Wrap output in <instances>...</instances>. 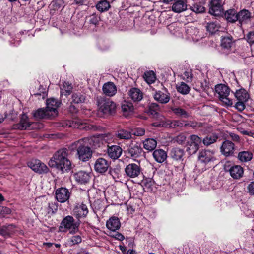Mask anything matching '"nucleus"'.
<instances>
[{
	"mask_svg": "<svg viewBox=\"0 0 254 254\" xmlns=\"http://www.w3.org/2000/svg\"><path fill=\"white\" fill-rule=\"evenodd\" d=\"M220 25L216 22H212L207 23L206 29L210 33L213 34L218 31L219 29Z\"/></svg>",
	"mask_w": 254,
	"mask_h": 254,
	"instance_id": "obj_47",
	"label": "nucleus"
},
{
	"mask_svg": "<svg viewBox=\"0 0 254 254\" xmlns=\"http://www.w3.org/2000/svg\"><path fill=\"white\" fill-rule=\"evenodd\" d=\"M128 96L134 102H139L143 98L142 92L137 88H132L128 91Z\"/></svg>",
	"mask_w": 254,
	"mask_h": 254,
	"instance_id": "obj_26",
	"label": "nucleus"
},
{
	"mask_svg": "<svg viewBox=\"0 0 254 254\" xmlns=\"http://www.w3.org/2000/svg\"><path fill=\"white\" fill-rule=\"evenodd\" d=\"M127 153L130 157L137 158L140 157L144 152L139 143L131 141L127 146Z\"/></svg>",
	"mask_w": 254,
	"mask_h": 254,
	"instance_id": "obj_7",
	"label": "nucleus"
},
{
	"mask_svg": "<svg viewBox=\"0 0 254 254\" xmlns=\"http://www.w3.org/2000/svg\"><path fill=\"white\" fill-rule=\"evenodd\" d=\"M220 152L225 157H229L233 155L235 147V144L229 140L224 141L220 148Z\"/></svg>",
	"mask_w": 254,
	"mask_h": 254,
	"instance_id": "obj_11",
	"label": "nucleus"
},
{
	"mask_svg": "<svg viewBox=\"0 0 254 254\" xmlns=\"http://www.w3.org/2000/svg\"><path fill=\"white\" fill-rule=\"evenodd\" d=\"M123 152L122 148L118 145H108L107 154L110 158L113 160L118 159L122 155Z\"/></svg>",
	"mask_w": 254,
	"mask_h": 254,
	"instance_id": "obj_17",
	"label": "nucleus"
},
{
	"mask_svg": "<svg viewBox=\"0 0 254 254\" xmlns=\"http://www.w3.org/2000/svg\"><path fill=\"white\" fill-rule=\"evenodd\" d=\"M89 23L90 24H92L95 25H97L98 24L100 20V18L96 14L93 13L89 17Z\"/></svg>",
	"mask_w": 254,
	"mask_h": 254,
	"instance_id": "obj_51",
	"label": "nucleus"
},
{
	"mask_svg": "<svg viewBox=\"0 0 254 254\" xmlns=\"http://www.w3.org/2000/svg\"><path fill=\"white\" fill-rule=\"evenodd\" d=\"M85 142L87 144H89L94 149H97L100 148L103 145V142L102 141V137L100 136H93L90 138H82Z\"/></svg>",
	"mask_w": 254,
	"mask_h": 254,
	"instance_id": "obj_18",
	"label": "nucleus"
},
{
	"mask_svg": "<svg viewBox=\"0 0 254 254\" xmlns=\"http://www.w3.org/2000/svg\"><path fill=\"white\" fill-rule=\"evenodd\" d=\"M61 102L58 101L54 98H51L47 100L46 109L50 113H51L52 116H55L57 115V108L60 106Z\"/></svg>",
	"mask_w": 254,
	"mask_h": 254,
	"instance_id": "obj_16",
	"label": "nucleus"
},
{
	"mask_svg": "<svg viewBox=\"0 0 254 254\" xmlns=\"http://www.w3.org/2000/svg\"><path fill=\"white\" fill-rule=\"evenodd\" d=\"M245 101H238L235 105V108L240 111H242L245 108L244 102Z\"/></svg>",
	"mask_w": 254,
	"mask_h": 254,
	"instance_id": "obj_56",
	"label": "nucleus"
},
{
	"mask_svg": "<svg viewBox=\"0 0 254 254\" xmlns=\"http://www.w3.org/2000/svg\"><path fill=\"white\" fill-rule=\"evenodd\" d=\"M218 136L216 133H213L207 135L203 140V143L206 146L211 145L216 142Z\"/></svg>",
	"mask_w": 254,
	"mask_h": 254,
	"instance_id": "obj_38",
	"label": "nucleus"
},
{
	"mask_svg": "<svg viewBox=\"0 0 254 254\" xmlns=\"http://www.w3.org/2000/svg\"><path fill=\"white\" fill-rule=\"evenodd\" d=\"M251 17V13L246 9L240 11L237 14V21L241 24L247 23L250 20Z\"/></svg>",
	"mask_w": 254,
	"mask_h": 254,
	"instance_id": "obj_23",
	"label": "nucleus"
},
{
	"mask_svg": "<svg viewBox=\"0 0 254 254\" xmlns=\"http://www.w3.org/2000/svg\"><path fill=\"white\" fill-rule=\"evenodd\" d=\"M88 213V209L85 204H77L73 209V215L80 221V219L85 218Z\"/></svg>",
	"mask_w": 254,
	"mask_h": 254,
	"instance_id": "obj_13",
	"label": "nucleus"
},
{
	"mask_svg": "<svg viewBox=\"0 0 254 254\" xmlns=\"http://www.w3.org/2000/svg\"><path fill=\"white\" fill-rule=\"evenodd\" d=\"M33 116L37 119L48 118L52 116L51 113H50L46 108L39 109L33 113Z\"/></svg>",
	"mask_w": 254,
	"mask_h": 254,
	"instance_id": "obj_33",
	"label": "nucleus"
},
{
	"mask_svg": "<svg viewBox=\"0 0 254 254\" xmlns=\"http://www.w3.org/2000/svg\"><path fill=\"white\" fill-rule=\"evenodd\" d=\"M171 110L177 116L187 118L189 117V114L184 109L180 107L172 108Z\"/></svg>",
	"mask_w": 254,
	"mask_h": 254,
	"instance_id": "obj_44",
	"label": "nucleus"
},
{
	"mask_svg": "<svg viewBox=\"0 0 254 254\" xmlns=\"http://www.w3.org/2000/svg\"><path fill=\"white\" fill-rule=\"evenodd\" d=\"M110 236L119 241H122L125 239V237L121 233L118 232H111Z\"/></svg>",
	"mask_w": 254,
	"mask_h": 254,
	"instance_id": "obj_54",
	"label": "nucleus"
},
{
	"mask_svg": "<svg viewBox=\"0 0 254 254\" xmlns=\"http://www.w3.org/2000/svg\"><path fill=\"white\" fill-rule=\"evenodd\" d=\"M86 97L81 93H74L72 95V102L75 104H80L84 103Z\"/></svg>",
	"mask_w": 254,
	"mask_h": 254,
	"instance_id": "obj_40",
	"label": "nucleus"
},
{
	"mask_svg": "<svg viewBox=\"0 0 254 254\" xmlns=\"http://www.w3.org/2000/svg\"><path fill=\"white\" fill-rule=\"evenodd\" d=\"M224 17L226 20L231 23H235L238 20L237 11L234 9H230L224 13Z\"/></svg>",
	"mask_w": 254,
	"mask_h": 254,
	"instance_id": "obj_31",
	"label": "nucleus"
},
{
	"mask_svg": "<svg viewBox=\"0 0 254 254\" xmlns=\"http://www.w3.org/2000/svg\"><path fill=\"white\" fill-rule=\"evenodd\" d=\"M186 139V136L183 134H180L176 136L175 140L177 143L182 144L185 142Z\"/></svg>",
	"mask_w": 254,
	"mask_h": 254,
	"instance_id": "obj_57",
	"label": "nucleus"
},
{
	"mask_svg": "<svg viewBox=\"0 0 254 254\" xmlns=\"http://www.w3.org/2000/svg\"><path fill=\"white\" fill-rule=\"evenodd\" d=\"M166 152L162 149H156L153 153V157L158 163L163 162L167 158Z\"/></svg>",
	"mask_w": 254,
	"mask_h": 254,
	"instance_id": "obj_28",
	"label": "nucleus"
},
{
	"mask_svg": "<svg viewBox=\"0 0 254 254\" xmlns=\"http://www.w3.org/2000/svg\"><path fill=\"white\" fill-rule=\"evenodd\" d=\"M11 213V210L8 207L0 206V214H8Z\"/></svg>",
	"mask_w": 254,
	"mask_h": 254,
	"instance_id": "obj_62",
	"label": "nucleus"
},
{
	"mask_svg": "<svg viewBox=\"0 0 254 254\" xmlns=\"http://www.w3.org/2000/svg\"><path fill=\"white\" fill-rule=\"evenodd\" d=\"M80 224V221L75 222L72 216L68 215L62 221L60 226V230L64 232L69 231L70 234H74L79 231Z\"/></svg>",
	"mask_w": 254,
	"mask_h": 254,
	"instance_id": "obj_2",
	"label": "nucleus"
},
{
	"mask_svg": "<svg viewBox=\"0 0 254 254\" xmlns=\"http://www.w3.org/2000/svg\"><path fill=\"white\" fill-rule=\"evenodd\" d=\"M143 77L144 80L148 84H152L156 80V76L153 71H148L144 73Z\"/></svg>",
	"mask_w": 254,
	"mask_h": 254,
	"instance_id": "obj_39",
	"label": "nucleus"
},
{
	"mask_svg": "<svg viewBox=\"0 0 254 254\" xmlns=\"http://www.w3.org/2000/svg\"><path fill=\"white\" fill-rule=\"evenodd\" d=\"M145 134V130L142 128H136L133 132V134L135 136H141Z\"/></svg>",
	"mask_w": 254,
	"mask_h": 254,
	"instance_id": "obj_58",
	"label": "nucleus"
},
{
	"mask_svg": "<svg viewBox=\"0 0 254 254\" xmlns=\"http://www.w3.org/2000/svg\"><path fill=\"white\" fill-rule=\"evenodd\" d=\"M14 229L15 226L12 224L0 226V235L5 238L11 237L14 233Z\"/></svg>",
	"mask_w": 254,
	"mask_h": 254,
	"instance_id": "obj_20",
	"label": "nucleus"
},
{
	"mask_svg": "<svg viewBox=\"0 0 254 254\" xmlns=\"http://www.w3.org/2000/svg\"><path fill=\"white\" fill-rule=\"evenodd\" d=\"M30 125L27 115L23 114L21 116L19 123L17 125V127L20 130L27 129L30 127Z\"/></svg>",
	"mask_w": 254,
	"mask_h": 254,
	"instance_id": "obj_32",
	"label": "nucleus"
},
{
	"mask_svg": "<svg viewBox=\"0 0 254 254\" xmlns=\"http://www.w3.org/2000/svg\"><path fill=\"white\" fill-rule=\"evenodd\" d=\"M234 43V40L231 36H226L221 37V46L222 48L227 51L231 49Z\"/></svg>",
	"mask_w": 254,
	"mask_h": 254,
	"instance_id": "obj_25",
	"label": "nucleus"
},
{
	"mask_svg": "<svg viewBox=\"0 0 254 254\" xmlns=\"http://www.w3.org/2000/svg\"><path fill=\"white\" fill-rule=\"evenodd\" d=\"M230 176L234 179H239L242 178L244 174V169L240 165H234L229 170Z\"/></svg>",
	"mask_w": 254,
	"mask_h": 254,
	"instance_id": "obj_22",
	"label": "nucleus"
},
{
	"mask_svg": "<svg viewBox=\"0 0 254 254\" xmlns=\"http://www.w3.org/2000/svg\"><path fill=\"white\" fill-rule=\"evenodd\" d=\"M27 165L33 171L39 174L47 173L49 171L48 167L38 159L32 160L27 163Z\"/></svg>",
	"mask_w": 254,
	"mask_h": 254,
	"instance_id": "obj_9",
	"label": "nucleus"
},
{
	"mask_svg": "<svg viewBox=\"0 0 254 254\" xmlns=\"http://www.w3.org/2000/svg\"><path fill=\"white\" fill-rule=\"evenodd\" d=\"M70 193L68 189L61 187L58 189L55 192V197L58 201L64 203L69 198Z\"/></svg>",
	"mask_w": 254,
	"mask_h": 254,
	"instance_id": "obj_15",
	"label": "nucleus"
},
{
	"mask_svg": "<svg viewBox=\"0 0 254 254\" xmlns=\"http://www.w3.org/2000/svg\"><path fill=\"white\" fill-rule=\"evenodd\" d=\"M199 145L190 141L187 143V151L190 155L195 154L199 149Z\"/></svg>",
	"mask_w": 254,
	"mask_h": 254,
	"instance_id": "obj_45",
	"label": "nucleus"
},
{
	"mask_svg": "<svg viewBox=\"0 0 254 254\" xmlns=\"http://www.w3.org/2000/svg\"><path fill=\"white\" fill-rule=\"evenodd\" d=\"M106 227L112 232H115L120 229L121 223L119 219L117 217H111L106 222Z\"/></svg>",
	"mask_w": 254,
	"mask_h": 254,
	"instance_id": "obj_19",
	"label": "nucleus"
},
{
	"mask_svg": "<svg viewBox=\"0 0 254 254\" xmlns=\"http://www.w3.org/2000/svg\"><path fill=\"white\" fill-rule=\"evenodd\" d=\"M184 75L186 77L187 81H191L192 78V74L190 71H186L184 73Z\"/></svg>",
	"mask_w": 254,
	"mask_h": 254,
	"instance_id": "obj_64",
	"label": "nucleus"
},
{
	"mask_svg": "<svg viewBox=\"0 0 254 254\" xmlns=\"http://www.w3.org/2000/svg\"><path fill=\"white\" fill-rule=\"evenodd\" d=\"M110 7L109 2L106 0L99 1L96 5L97 9L101 12L107 11Z\"/></svg>",
	"mask_w": 254,
	"mask_h": 254,
	"instance_id": "obj_43",
	"label": "nucleus"
},
{
	"mask_svg": "<svg viewBox=\"0 0 254 254\" xmlns=\"http://www.w3.org/2000/svg\"><path fill=\"white\" fill-rule=\"evenodd\" d=\"M58 209V206L56 203L52 202L49 204L48 210L49 213L51 212L52 213H54Z\"/></svg>",
	"mask_w": 254,
	"mask_h": 254,
	"instance_id": "obj_59",
	"label": "nucleus"
},
{
	"mask_svg": "<svg viewBox=\"0 0 254 254\" xmlns=\"http://www.w3.org/2000/svg\"><path fill=\"white\" fill-rule=\"evenodd\" d=\"M99 111L104 114L113 115L116 111L117 106L115 102L109 99L98 97L97 99Z\"/></svg>",
	"mask_w": 254,
	"mask_h": 254,
	"instance_id": "obj_4",
	"label": "nucleus"
},
{
	"mask_svg": "<svg viewBox=\"0 0 254 254\" xmlns=\"http://www.w3.org/2000/svg\"><path fill=\"white\" fill-rule=\"evenodd\" d=\"M125 172L128 177L130 178H135L141 174V168L139 165L135 163H130L126 166Z\"/></svg>",
	"mask_w": 254,
	"mask_h": 254,
	"instance_id": "obj_14",
	"label": "nucleus"
},
{
	"mask_svg": "<svg viewBox=\"0 0 254 254\" xmlns=\"http://www.w3.org/2000/svg\"><path fill=\"white\" fill-rule=\"evenodd\" d=\"M234 95L238 101H247L249 98V95L244 89L237 90Z\"/></svg>",
	"mask_w": 254,
	"mask_h": 254,
	"instance_id": "obj_37",
	"label": "nucleus"
},
{
	"mask_svg": "<svg viewBox=\"0 0 254 254\" xmlns=\"http://www.w3.org/2000/svg\"><path fill=\"white\" fill-rule=\"evenodd\" d=\"M75 180L80 184H86L91 179V174L85 171H80L74 174Z\"/></svg>",
	"mask_w": 254,
	"mask_h": 254,
	"instance_id": "obj_21",
	"label": "nucleus"
},
{
	"mask_svg": "<svg viewBox=\"0 0 254 254\" xmlns=\"http://www.w3.org/2000/svg\"><path fill=\"white\" fill-rule=\"evenodd\" d=\"M216 92L219 95L220 100L227 106H232L233 101L229 98L230 93V89L227 85L220 84L215 86Z\"/></svg>",
	"mask_w": 254,
	"mask_h": 254,
	"instance_id": "obj_5",
	"label": "nucleus"
},
{
	"mask_svg": "<svg viewBox=\"0 0 254 254\" xmlns=\"http://www.w3.org/2000/svg\"><path fill=\"white\" fill-rule=\"evenodd\" d=\"M187 9V2L175 1L172 6V10L176 13H181Z\"/></svg>",
	"mask_w": 254,
	"mask_h": 254,
	"instance_id": "obj_29",
	"label": "nucleus"
},
{
	"mask_svg": "<svg viewBox=\"0 0 254 254\" xmlns=\"http://www.w3.org/2000/svg\"><path fill=\"white\" fill-rule=\"evenodd\" d=\"M117 136L120 139H129L131 138V134L129 131L121 129L118 131Z\"/></svg>",
	"mask_w": 254,
	"mask_h": 254,
	"instance_id": "obj_46",
	"label": "nucleus"
},
{
	"mask_svg": "<svg viewBox=\"0 0 254 254\" xmlns=\"http://www.w3.org/2000/svg\"><path fill=\"white\" fill-rule=\"evenodd\" d=\"M224 2L222 0H211L209 4V12L210 14L219 16L224 14Z\"/></svg>",
	"mask_w": 254,
	"mask_h": 254,
	"instance_id": "obj_6",
	"label": "nucleus"
},
{
	"mask_svg": "<svg viewBox=\"0 0 254 254\" xmlns=\"http://www.w3.org/2000/svg\"><path fill=\"white\" fill-rule=\"evenodd\" d=\"M154 99L162 104L167 103L170 100V94L164 93L161 91H156L153 95Z\"/></svg>",
	"mask_w": 254,
	"mask_h": 254,
	"instance_id": "obj_24",
	"label": "nucleus"
},
{
	"mask_svg": "<svg viewBox=\"0 0 254 254\" xmlns=\"http://www.w3.org/2000/svg\"><path fill=\"white\" fill-rule=\"evenodd\" d=\"M229 136L233 141L237 142H239L240 141V138L238 135L234 133H230Z\"/></svg>",
	"mask_w": 254,
	"mask_h": 254,
	"instance_id": "obj_63",
	"label": "nucleus"
},
{
	"mask_svg": "<svg viewBox=\"0 0 254 254\" xmlns=\"http://www.w3.org/2000/svg\"><path fill=\"white\" fill-rule=\"evenodd\" d=\"M82 241V239L79 235H75L71 237L68 240V244L70 246L75 245L80 243Z\"/></svg>",
	"mask_w": 254,
	"mask_h": 254,
	"instance_id": "obj_49",
	"label": "nucleus"
},
{
	"mask_svg": "<svg viewBox=\"0 0 254 254\" xmlns=\"http://www.w3.org/2000/svg\"><path fill=\"white\" fill-rule=\"evenodd\" d=\"M247 41L249 43L254 44V31L250 32L247 35Z\"/></svg>",
	"mask_w": 254,
	"mask_h": 254,
	"instance_id": "obj_60",
	"label": "nucleus"
},
{
	"mask_svg": "<svg viewBox=\"0 0 254 254\" xmlns=\"http://www.w3.org/2000/svg\"><path fill=\"white\" fill-rule=\"evenodd\" d=\"M60 88L61 94H63L65 93V95H67L71 94L73 89V86L72 85L68 82L64 81L63 82Z\"/></svg>",
	"mask_w": 254,
	"mask_h": 254,
	"instance_id": "obj_42",
	"label": "nucleus"
},
{
	"mask_svg": "<svg viewBox=\"0 0 254 254\" xmlns=\"http://www.w3.org/2000/svg\"><path fill=\"white\" fill-rule=\"evenodd\" d=\"M82 139H79L72 144L77 148V155L79 159L84 162L88 161L91 158L92 151Z\"/></svg>",
	"mask_w": 254,
	"mask_h": 254,
	"instance_id": "obj_3",
	"label": "nucleus"
},
{
	"mask_svg": "<svg viewBox=\"0 0 254 254\" xmlns=\"http://www.w3.org/2000/svg\"><path fill=\"white\" fill-rule=\"evenodd\" d=\"M69 150L63 148L56 151L49 161L52 168H55L62 173L68 172L72 168V164L68 158Z\"/></svg>",
	"mask_w": 254,
	"mask_h": 254,
	"instance_id": "obj_1",
	"label": "nucleus"
},
{
	"mask_svg": "<svg viewBox=\"0 0 254 254\" xmlns=\"http://www.w3.org/2000/svg\"><path fill=\"white\" fill-rule=\"evenodd\" d=\"M247 191L250 195H254V181L249 183L246 187Z\"/></svg>",
	"mask_w": 254,
	"mask_h": 254,
	"instance_id": "obj_53",
	"label": "nucleus"
},
{
	"mask_svg": "<svg viewBox=\"0 0 254 254\" xmlns=\"http://www.w3.org/2000/svg\"><path fill=\"white\" fill-rule=\"evenodd\" d=\"M190 140L189 141L198 145H199L202 142L201 138L196 135H190Z\"/></svg>",
	"mask_w": 254,
	"mask_h": 254,
	"instance_id": "obj_52",
	"label": "nucleus"
},
{
	"mask_svg": "<svg viewBox=\"0 0 254 254\" xmlns=\"http://www.w3.org/2000/svg\"><path fill=\"white\" fill-rule=\"evenodd\" d=\"M253 157V155L252 152L248 151H243L238 153L237 157L240 162L246 163L251 161Z\"/></svg>",
	"mask_w": 254,
	"mask_h": 254,
	"instance_id": "obj_30",
	"label": "nucleus"
},
{
	"mask_svg": "<svg viewBox=\"0 0 254 254\" xmlns=\"http://www.w3.org/2000/svg\"><path fill=\"white\" fill-rule=\"evenodd\" d=\"M214 153V151L210 150H202L199 153L198 159L201 163L207 165L216 160Z\"/></svg>",
	"mask_w": 254,
	"mask_h": 254,
	"instance_id": "obj_12",
	"label": "nucleus"
},
{
	"mask_svg": "<svg viewBox=\"0 0 254 254\" xmlns=\"http://www.w3.org/2000/svg\"><path fill=\"white\" fill-rule=\"evenodd\" d=\"M103 91L106 95L113 96L117 92L116 86L112 82H108L103 85Z\"/></svg>",
	"mask_w": 254,
	"mask_h": 254,
	"instance_id": "obj_27",
	"label": "nucleus"
},
{
	"mask_svg": "<svg viewBox=\"0 0 254 254\" xmlns=\"http://www.w3.org/2000/svg\"><path fill=\"white\" fill-rule=\"evenodd\" d=\"M121 107L124 115L126 116H128L129 113H132L134 109L132 104L128 102H124L122 104Z\"/></svg>",
	"mask_w": 254,
	"mask_h": 254,
	"instance_id": "obj_41",
	"label": "nucleus"
},
{
	"mask_svg": "<svg viewBox=\"0 0 254 254\" xmlns=\"http://www.w3.org/2000/svg\"><path fill=\"white\" fill-rule=\"evenodd\" d=\"M111 162L103 158H99L95 162L94 169L96 172L104 174L110 168Z\"/></svg>",
	"mask_w": 254,
	"mask_h": 254,
	"instance_id": "obj_10",
	"label": "nucleus"
},
{
	"mask_svg": "<svg viewBox=\"0 0 254 254\" xmlns=\"http://www.w3.org/2000/svg\"><path fill=\"white\" fill-rule=\"evenodd\" d=\"M159 110V105L155 103H151L149 107L148 113L152 115L153 117H156L158 115L157 111Z\"/></svg>",
	"mask_w": 254,
	"mask_h": 254,
	"instance_id": "obj_48",
	"label": "nucleus"
},
{
	"mask_svg": "<svg viewBox=\"0 0 254 254\" xmlns=\"http://www.w3.org/2000/svg\"><path fill=\"white\" fill-rule=\"evenodd\" d=\"M102 137V141L109 142L113 139V135L111 134H105L100 136Z\"/></svg>",
	"mask_w": 254,
	"mask_h": 254,
	"instance_id": "obj_61",
	"label": "nucleus"
},
{
	"mask_svg": "<svg viewBox=\"0 0 254 254\" xmlns=\"http://www.w3.org/2000/svg\"><path fill=\"white\" fill-rule=\"evenodd\" d=\"M184 154V151L183 149L175 148H173L171 151V157L176 160H181L182 159V157Z\"/></svg>",
	"mask_w": 254,
	"mask_h": 254,
	"instance_id": "obj_35",
	"label": "nucleus"
},
{
	"mask_svg": "<svg viewBox=\"0 0 254 254\" xmlns=\"http://www.w3.org/2000/svg\"><path fill=\"white\" fill-rule=\"evenodd\" d=\"M176 89L181 94L186 95L189 93L190 88L185 83L181 82L176 85Z\"/></svg>",
	"mask_w": 254,
	"mask_h": 254,
	"instance_id": "obj_36",
	"label": "nucleus"
},
{
	"mask_svg": "<svg viewBox=\"0 0 254 254\" xmlns=\"http://www.w3.org/2000/svg\"><path fill=\"white\" fill-rule=\"evenodd\" d=\"M65 126L73 128L85 129L86 130H96L97 127L93 125L83 124L79 119H75L73 120H68L65 122Z\"/></svg>",
	"mask_w": 254,
	"mask_h": 254,
	"instance_id": "obj_8",
	"label": "nucleus"
},
{
	"mask_svg": "<svg viewBox=\"0 0 254 254\" xmlns=\"http://www.w3.org/2000/svg\"><path fill=\"white\" fill-rule=\"evenodd\" d=\"M184 127V121L173 120V126L172 128H182Z\"/></svg>",
	"mask_w": 254,
	"mask_h": 254,
	"instance_id": "obj_55",
	"label": "nucleus"
},
{
	"mask_svg": "<svg viewBox=\"0 0 254 254\" xmlns=\"http://www.w3.org/2000/svg\"><path fill=\"white\" fill-rule=\"evenodd\" d=\"M143 145L145 149L150 151L156 148L157 141L153 138H147L143 142Z\"/></svg>",
	"mask_w": 254,
	"mask_h": 254,
	"instance_id": "obj_34",
	"label": "nucleus"
},
{
	"mask_svg": "<svg viewBox=\"0 0 254 254\" xmlns=\"http://www.w3.org/2000/svg\"><path fill=\"white\" fill-rule=\"evenodd\" d=\"M192 11L196 13H203L205 11V8L204 6L199 4H195L191 7Z\"/></svg>",
	"mask_w": 254,
	"mask_h": 254,
	"instance_id": "obj_50",
	"label": "nucleus"
}]
</instances>
